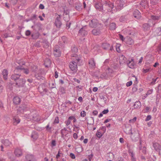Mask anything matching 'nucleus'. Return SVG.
Segmentation results:
<instances>
[{"label": "nucleus", "mask_w": 161, "mask_h": 161, "mask_svg": "<svg viewBox=\"0 0 161 161\" xmlns=\"http://www.w3.org/2000/svg\"><path fill=\"white\" fill-rule=\"evenodd\" d=\"M96 65L95 63L93 58H91L89 60V66L90 67L94 68Z\"/></svg>", "instance_id": "nucleus-18"}, {"label": "nucleus", "mask_w": 161, "mask_h": 161, "mask_svg": "<svg viewBox=\"0 0 161 161\" xmlns=\"http://www.w3.org/2000/svg\"><path fill=\"white\" fill-rule=\"evenodd\" d=\"M127 44L130 45H131L134 43V41L130 38H129L128 39V40L126 42Z\"/></svg>", "instance_id": "nucleus-33"}, {"label": "nucleus", "mask_w": 161, "mask_h": 161, "mask_svg": "<svg viewBox=\"0 0 161 161\" xmlns=\"http://www.w3.org/2000/svg\"><path fill=\"white\" fill-rule=\"evenodd\" d=\"M149 0H143L140 3V5L142 7L145 8V7H147L148 6V2Z\"/></svg>", "instance_id": "nucleus-20"}, {"label": "nucleus", "mask_w": 161, "mask_h": 161, "mask_svg": "<svg viewBox=\"0 0 161 161\" xmlns=\"http://www.w3.org/2000/svg\"><path fill=\"white\" fill-rule=\"evenodd\" d=\"M14 154L18 157L21 156L22 155V150L18 148H16L14 151Z\"/></svg>", "instance_id": "nucleus-13"}, {"label": "nucleus", "mask_w": 161, "mask_h": 161, "mask_svg": "<svg viewBox=\"0 0 161 161\" xmlns=\"http://www.w3.org/2000/svg\"><path fill=\"white\" fill-rule=\"evenodd\" d=\"M55 87H56V86L55 85V83H52V86H50V88L51 89H52L53 88H55Z\"/></svg>", "instance_id": "nucleus-60"}, {"label": "nucleus", "mask_w": 161, "mask_h": 161, "mask_svg": "<svg viewBox=\"0 0 161 161\" xmlns=\"http://www.w3.org/2000/svg\"><path fill=\"white\" fill-rule=\"evenodd\" d=\"M106 4L105 6H108L112 10V13L116 12L118 10H120L121 9L124 4V2L123 0H116L114 3H112L108 1V3L107 2L103 1Z\"/></svg>", "instance_id": "nucleus-1"}, {"label": "nucleus", "mask_w": 161, "mask_h": 161, "mask_svg": "<svg viewBox=\"0 0 161 161\" xmlns=\"http://www.w3.org/2000/svg\"><path fill=\"white\" fill-rule=\"evenodd\" d=\"M96 136L99 138H101L103 136V134H101L99 131H97L96 134Z\"/></svg>", "instance_id": "nucleus-45"}, {"label": "nucleus", "mask_w": 161, "mask_h": 161, "mask_svg": "<svg viewBox=\"0 0 161 161\" xmlns=\"http://www.w3.org/2000/svg\"><path fill=\"white\" fill-rule=\"evenodd\" d=\"M13 101L14 104H18L20 103L21 100L19 97H15L13 98Z\"/></svg>", "instance_id": "nucleus-22"}, {"label": "nucleus", "mask_w": 161, "mask_h": 161, "mask_svg": "<svg viewBox=\"0 0 161 161\" xmlns=\"http://www.w3.org/2000/svg\"><path fill=\"white\" fill-rule=\"evenodd\" d=\"M132 90L133 92H135L137 91V86H135L132 88Z\"/></svg>", "instance_id": "nucleus-56"}, {"label": "nucleus", "mask_w": 161, "mask_h": 161, "mask_svg": "<svg viewBox=\"0 0 161 161\" xmlns=\"http://www.w3.org/2000/svg\"><path fill=\"white\" fill-rule=\"evenodd\" d=\"M63 42L65 44L68 43V38L64 36H63L61 38Z\"/></svg>", "instance_id": "nucleus-35"}, {"label": "nucleus", "mask_w": 161, "mask_h": 161, "mask_svg": "<svg viewBox=\"0 0 161 161\" xmlns=\"http://www.w3.org/2000/svg\"><path fill=\"white\" fill-rule=\"evenodd\" d=\"M23 71V72L26 74H28L29 73V69H27L24 68V67L21 65L17 66L14 71L15 73H18Z\"/></svg>", "instance_id": "nucleus-4"}, {"label": "nucleus", "mask_w": 161, "mask_h": 161, "mask_svg": "<svg viewBox=\"0 0 161 161\" xmlns=\"http://www.w3.org/2000/svg\"><path fill=\"white\" fill-rule=\"evenodd\" d=\"M73 59L75 60H73L70 62L69 66L71 71H73L74 73H75L77 70V64L78 65L80 64V57L77 58L75 59L74 58Z\"/></svg>", "instance_id": "nucleus-2"}, {"label": "nucleus", "mask_w": 161, "mask_h": 161, "mask_svg": "<svg viewBox=\"0 0 161 161\" xmlns=\"http://www.w3.org/2000/svg\"><path fill=\"white\" fill-rule=\"evenodd\" d=\"M133 106L135 108L138 109L141 106V103L140 101H136L135 103Z\"/></svg>", "instance_id": "nucleus-28"}, {"label": "nucleus", "mask_w": 161, "mask_h": 161, "mask_svg": "<svg viewBox=\"0 0 161 161\" xmlns=\"http://www.w3.org/2000/svg\"><path fill=\"white\" fill-rule=\"evenodd\" d=\"M39 33L38 32L33 34L31 35V36L34 39H36L39 37Z\"/></svg>", "instance_id": "nucleus-40"}, {"label": "nucleus", "mask_w": 161, "mask_h": 161, "mask_svg": "<svg viewBox=\"0 0 161 161\" xmlns=\"http://www.w3.org/2000/svg\"><path fill=\"white\" fill-rule=\"evenodd\" d=\"M142 149V153L144 154H145L146 151V147H143Z\"/></svg>", "instance_id": "nucleus-62"}, {"label": "nucleus", "mask_w": 161, "mask_h": 161, "mask_svg": "<svg viewBox=\"0 0 161 161\" xmlns=\"http://www.w3.org/2000/svg\"><path fill=\"white\" fill-rule=\"evenodd\" d=\"M128 133V134L130 133L132 135L131 137L133 141H136L138 140L139 137V134L138 131H137V132H136V133H133L131 131V128H130Z\"/></svg>", "instance_id": "nucleus-5"}, {"label": "nucleus", "mask_w": 161, "mask_h": 161, "mask_svg": "<svg viewBox=\"0 0 161 161\" xmlns=\"http://www.w3.org/2000/svg\"><path fill=\"white\" fill-rule=\"evenodd\" d=\"M125 57L123 55L119 58V62L120 64H123L125 63L126 60Z\"/></svg>", "instance_id": "nucleus-30"}, {"label": "nucleus", "mask_w": 161, "mask_h": 161, "mask_svg": "<svg viewBox=\"0 0 161 161\" xmlns=\"http://www.w3.org/2000/svg\"><path fill=\"white\" fill-rule=\"evenodd\" d=\"M159 0H150L151 3L153 5L155 4Z\"/></svg>", "instance_id": "nucleus-46"}, {"label": "nucleus", "mask_w": 161, "mask_h": 161, "mask_svg": "<svg viewBox=\"0 0 161 161\" xmlns=\"http://www.w3.org/2000/svg\"><path fill=\"white\" fill-rule=\"evenodd\" d=\"M70 157L72 159L75 158V156L74 154L73 153H70Z\"/></svg>", "instance_id": "nucleus-59"}, {"label": "nucleus", "mask_w": 161, "mask_h": 161, "mask_svg": "<svg viewBox=\"0 0 161 161\" xmlns=\"http://www.w3.org/2000/svg\"><path fill=\"white\" fill-rule=\"evenodd\" d=\"M70 24H71L70 22H68V21H67V23L66 24V25L67 27L68 28V29L70 27Z\"/></svg>", "instance_id": "nucleus-63"}, {"label": "nucleus", "mask_w": 161, "mask_h": 161, "mask_svg": "<svg viewBox=\"0 0 161 161\" xmlns=\"http://www.w3.org/2000/svg\"><path fill=\"white\" fill-rule=\"evenodd\" d=\"M78 52V49L76 47H74L71 48V52L73 54H71V57H75V58H79L77 55L76 54Z\"/></svg>", "instance_id": "nucleus-9"}, {"label": "nucleus", "mask_w": 161, "mask_h": 161, "mask_svg": "<svg viewBox=\"0 0 161 161\" xmlns=\"http://www.w3.org/2000/svg\"><path fill=\"white\" fill-rule=\"evenodd\" d=\"M42 42V45L44 47L47 48L48 47L49 43L46 39H43Z\"/></svg>", "instance_id": "nucleus-23"}, {"label": "nucleus", "mask_w": 161, "mask_h": 161, "mask_svg": "<svg viewBox=\"0 0 161 161\" xmlns=\"http://www.w3.org/2000/svg\"><path fill=\"white\" fill-rule=\"evenodd\" d=\"M135 64L133 59H131V60L128 61L127 63V65L130 68H134Z\"/></svg>", "instance_id": "nucleus-16"}, {"label": "nucleus", "mask_w": 161, "mask_h": 161, "mask_svg": "<svg viewBox=\"0 0 161 161\" xmlns=\"http://www.w3.org/2000/svg\"><path fill=\"white\" fill-rule=\"evenodd\" d=\"M59 122V119L58 117V116H57L55 117L54 120V123H58Z\"/></svg>", "instance_id": "nucleus-49"}, {"label": "nucleus", "mask_w": 161, "mask_h": 161, "mask_svg": "<svg viewBox=\"0 0 161 161\" xmlns=\"http://www.w3.org/2000/svg\"><path fill=\"white\" fill-rule=\"evenodd\" d=\"M151 116L150 115H148L147 117L145 120L146 121H148L150 120V119H151Z\"/></svg>", "instance_id": "nucleus-54"}, {"label": "nucleus", "mask_w": 161, "mask_h": 161, "mask_svg": "<svg viewBox=\"0 0 161 161\" xmlns=\"http://www.w3.org/2000/svg\"><path fill=\"white\" fill-rule=\"evenodd\" d=\"M25 81L23 78H19L17 81L15 82V84L18 87L23 86L25 84Z\"/></svg>", "instance_id": "nucleus-6"}, {"label": "nucleus", "mask_w": 161, "mask_h": 161, "mask_svg": "<svg viewBox=\"0 0 161 161\" xmlns=\"http://www.w3.org/2000/svg\"><path fill=\"white\" fill-rule=\"evenodd\" d=\"M119 20L120 22H125L127 20L126 16H122L120 18Z\"/></svg>", "instance_id": "nucleus-37"}, {"label": "nucleus", "mask_w": 161, "mask_h": 161, "mask_svg": "<svg viewBox=\"0 0 161 161\" xmlns=\"http://www.w3.org/2000/svg\"><path fill=\"white\" fill-rule=\"evenodd\" d=\"M26 158L27 161H32L34 158V157L32 155L28 154L26 156Z\"/></svg>", "instance_id": "nucleus-27"}, {"label": "nucleus", "mask_w": 161, "mask_h": 161, "mask_svg": "<svg viewBox=\"0 0 161 161\" xmlns=\"http://www.w3.org/2000/svg\"><path fill=\"white\" fill-rule=\"evenodd\" d=\"M116 24L115 23H112L110 24L109 28L110 29L112 30H114L116 28Z\"/></svg>", "instance_id": "nucleus-38"}, {"label": "nucleus", "mask_w": 161, "mask_h": 161, "mask_svg": "<svg viewBox=\"0 0 161 161\" xmlns=\"http://www.w3.org/2000/svg\"><path fill=\"white\" fill-rule=\"evenodd\" d=\"M31 34V32L29 30H27L25 32V35L26 36H29Z\"/></svg>", "instance_id": "nucleus-55"}, {"label": "nucleus", "mask_w": 161, "mask_h": 161, "mask_svg": "<svg viewBox=\"0 0 161 161\" xmlns=\"http://www.w3.org/2000/svg\"><path fill=\"white\" fill-rule=\"evenodd\" d=\"M54 54L55 57H59L61 55V52L60 50L55 48L54 49L53 52Z\"/></svg>", "instance_id": "nucleus-19"}, {"label": "nucleus", "mask_w": 161, "mask_h": 161, "mask_svg": "<svg viewBox=\"0 0 161 161\" xmlns=\"http://www.w3.org/2000/svg\"><path fill=\"white\" fill-rule=\"evenodd\" d=\"M24 109L23 108L22 109H21V107H20L19 108H18L17 109V113L18 114H20V113L21 112L22 110H23Z\"/></svg>", "instance_id": "nucleus-52"}, {"label": "nucleus", "mask_w": 161, "mask_h": 161, "mask_svg": "<svg viewBox=\"0 0 161 161\" xmlns=\"http://www.w3.org/2000/svg\"><path fill=\"white\" fill-rule=\"evenodd\" d=\"M120 44H117L116 46V51L118 53H119L120 52Z\"/></svg>", "instance_id": "nucleus-43"}, {"label": "nucleus", "mask_w": 161, "mask_h": 161, "mask_svg": "<svg viewBox=\"0 0 161 161\" xmlns=\"http://www.w3.org/2000/svg\"><path fill=\"white\" fill-rule=\"evenodd\" d=\"M92 34L95 36H97L100 34L101 32L99 28L93 29L92 31Z\"/></svg>", "instance_id": "nucleus-12"}, {"label": "nucleus", "mask_w": 161, "mask_h": 161, "mask_svg": "<svg viewBox=\"0 0 161 161\" xmlns=\"http://www.w3.org/2000/svg\"><path fill=\"white\" fill-rule=\"evenodd\" d=\"M80 115L82 117H84L86 115V112L85 111H82L80 113Z\"/></svg>", "instance_id": "nucleus-51"}, {"label": "nucleus", "mask_w": 161, "mask_h": 161, "mask_svg": "<svg viewBox=\"0 0 161 161\" xmlns=\"http://www.w3.org/2000/svg\"><path fill=\"white\" fill-rule=\"evenodd\" d=\"M132 84V81H130L128 82H127L126 83V86L128 87L130 86Z\"/></svg>", "instance_id": "nucleus-58"}, {"label": "nucleus", "mask_w": 161, "mask_h": 161, "mask_svg": "<svg viewBox=\"0 0 161 161\" xmlns=\"http://www.w3.org/2000/svg\"><path fill=\"white\" fill-rule=\"evenodd\" d=\"M134 16L137 19H140L141 17L140 12L137 10L135 9L133 13Z\"/></svg>", "instance_id": "nucleus-11"}, {"label": "nucleus", "mask_w": 161, "mask_h": 161, "mask_svg": "<svg viewBox=\"0 0 161 161\" xmlns=\"http://www.w3.org/2000/svg\"><path fill=\"white\" fill-rule=\"evenodd\" d=\"M102 47L105 50H107L110 47V45L108 43H103L102 44Z\"/></svg>", "instance_id": "nucleus-25"}, {"label": "nucleus", "mask_w": 161, "mask_h": 161, "mask_svg": "<svg viewBox=\"0 0 161 161\" xmlns=\"http://www.w3.org/2000/svg\"><path fill=\"white\" fill-rule=\"evenodd\" d=\"M64 16H67V19H65V17H64V20L66 21H69V15H68V11H66L65 10L64 11Z\"/></svg>", "instance_id": "nucleus-36"}, {"label": "nucleus", "mask_w": 161, "mask_h": 161, "mask_svg": "<svg viewBox=\"0 0 161 161\" xmlns=\"http://www.w3.org/2000/svg\"><path fill=\"white\" fill-rule=\"evenodd\" d=\"M129 153L130 154V155L131 156V158L135 157H134V154L133 153L132 151L131 150H129Z\"/></svg>", "instance_id": "nucleus-47"}, {"label": "nucleus", "mask_w": 161, "mask_h": 161, "mask_svg": "<svg viewBox=\"0 0 161 161\" xmlns=\"http://www.w3.org/2000/svg\"><path fill=\"white\" fill-rule=\"evenodd\" d=\"M101 1L102 3H97L95 4V7L97 10L103 12L104 8L105 10L106 9H107L109 8L108 6H105L106 4L104 3H105L103 1L107 2V3H108V0H102Z\"/></svg>", "instance_id": "nucleus-3"}, {"label": "nucleus", "mask_w": 161, "mask_h": 161, "mask_svg": "<svg viewBox=\"0 0 161 161\" xmlns=\"http://www.w3.org/2000/svg\"><path fill=\"white\" fill-rule=\"evenodd\" d=\"M98 20L96 19H92L89 23L90 26L92 27H96L99 25Z\"/></svg>", "instance_id": "nucleus-7"}, {"label": "nucleus", "mask_w": 161, "mask_h": 161, "mask_svg": "<svg viewBox=\"0 0 161 161\" xmlns=\"http://www.w3.org/2000/svg\"><path fill=\"white\" fill-rule=\"evenodd\" d=\"M52 145L53 146H55L56 145V141L55 140H53L52 142Z\"/></svg>", "instance_id": "nucleus-61"}, {"label": "nucleus", "mask_w": 161, "mask_h": 161, "mask_svg": "<svg viewBox=\"0 0 161 161\" xmlns=\"http://www.w3.org/2000/svg\"><path fill=\"white\" fill-rule=\"evenodd\" d=\"M31 137L34 140H36L38 138V136L37 133L35 132L32 133Z\"/></svg>", "instance_id": "nucleus-39"}, {"label": "nucleus", "mask_w": 161, "mask_h": 161, "mask_svg": "<svg viewBox=\"0 0 161 161\" xmlns=\"http://www.w3.org/2000/svg\"><path fill=\"white\" fill-rule=\"evenodd\" d=\"M14 74L12 75L11 78L12 80L16 82L20 78L21 75L17 74V73H15L14 72Z\"/></svg>", "instance_id": "nucleus-8"}, {"label": "nucleus", "mask_w": 161, "mask_h": 161, "mask_svg": "<svg viewBox=\"0 0 161 161\" xmlns=\"http://www.w3.org/2000/svg\"><path fill=\"white\" fill-rule=\"evenodd\" d=\"M150 69V67H146V65H145L143 69V72L144 73L148 72L149 71Z\"/></svg>", "instance_id": "nucleus-34"}, {"label": "nucleus", "mask_w": 161, "mask_h": 161, "mask_svg": "<svg viewBox=\"0 0 161 161\" xmlns=\"http://www.w3.org/2000/svg\"><path fill=\"white\" fill-rule=\"evenodd\" d=\"M157 51L158 52L161 51V44H160L158 46L157 48Z\"/></svg>", "instance_id": "nucleus-64"}, {"label": "nucleus", "mask_w": 161, "mask_h": 161, "mask_svg": "<svg viewBox=\"0 0 161 161\" xmlns=\"http://www.w3.org/2000/svg\"><path fill=\"white\" fill-rule=\"evenodd\" d=\"M136 117H135L132 119L130 120H129V122L130 123L134 122L136 121Z\"/></svg>", "instance_id": "nucleus-53"}, {"label": "nucleus", "mask_w": 161, "mask_h": 161, "mask_svg": "<svg viewBox=\"0 0 161 161\" xmlns=\"http://www.w3.org/2000/svg\"><path fill=\"white\" fill-rule=\"evenodd\" d=\"M153 146L154 149L156 151H159L160 149L161 146L158 143H155L153 144Z\"/></svg>", "instance_id": "nucleus-24"}, {"label": "nucleus", "mask_w": 161, "mask_h": 161, "mask_svg": "<svg viewBox=\"0 0 161 161\" xmlns=\"http://www.w3.org/2000/svg\"><path fill=\"white\" fill-rule=\"evenodd\" d=\"M72 119H74L73 121V122H75L76 121V119L75 117L73 116H70L69 118L67 120V121L66 122V125L67 126H68L69 125L70 123H71V120Z\"/></svg>", "instance_id": "nucleus-17"}, {"label": "nucleus", "mask_w": 161, "mask_h": 161, "mask_svg": "<svg viewBox=\"0 0 161 161\" xmlns=\"http://www.w3.org/2000/svg\"><path fill=\"white\" fill-rule=\"evenodd\" d=\"M33 120L36 121H39L40 120V118L39 115H36L35 116H33Z\"/></svg>", "instance_id": "nucleus-42"}, {"label": "nucleus", "mask_w": 161, "mask_h": 161, "mask_svg": "<svg viewBox=\"0 0 161 161\" xmlns=\"http://www.w3.org/2000/svg\"><path fill=\"white\" fill-rule=\"evenodd\" d=\"M3 144L5 146H8L11 144V142L8 140L6 139L4 140Z\"/></svg>", "instance_id": "nucleus-41"}, {"label": "nucleus", "mask_w": 161, "mask_h": 161, "mask_svg": "<svg viewBox=\"0 0 161 161\" xmlns=\"http://www.w3.org/2000/svg\"><path fill=\"white\" fill-rule=\"evenodd\" d=\"M109 112V110L108 109H104V110L102 112V113L104 114H107Z\"/></svg>", "instance_id": "nucleus-50"}, {"label": "nucleus", "mask_w": 161, "mask_h": 161, "mask_svg": "<svg viewBox=\"0 0 161 161\" xmlns=\"http://www.w3.org/2000/svg\"><path fill=\"white\" fill-rule=\"evenodd\" d=\"M151 19L156 21L160 19V16H159L152 15L150 16Z\"/></svg>", "instance_id": "nucleus-31"}, {"label": "nucleus", "mask_w": 161, "mask_h": 161, "mask_svg": "<svg viewBox=\"0 0 161 161\" xmlns=\"http://www.w3.org/2000/svg\"><path fill=\"white\" fill-rule=\"evenodd\" d=\"M18 1V0H10V4L14 5L16 4Z\"/></svg>", "instance_id": "nucleus-44"}, {"label": "nucleus", "mask_w": 161, "mask_h": 161, "mask_svg": "<svg viewBox=\"0 0 161 161\" xmlns=\"http://www.w3.org/2000/svg\"><path fill=\"white\" fill-rule=\"evenodd\" d=\"M35 76L37 79L40 80H43L44 78L42 76L41 74L39 73L36 74Z\"/></svg>", "instance_id": "nucleus-32"}, {"label": "nucleus", "mask_w": 161, "mask_h": 161, "mask_svg": "<svg viewBox=\"0 0 161 161\" xmlns=\"http://www.w3.org/2000/svg\"><path fill=\"white\" fill-rule=\"evenodd\" d=\"M38 90L40 93H42L43 92H47V90L45 88V86L43 85H39L38 87Z\"/></svg>", "instance_id": "nucleus-14"}, {"label": "nucleus", "mask_w": 161, "mask_h": 161, "mask_svg": "<svg viewBox=\"0 0 161 161\" xmlns=\"http://www.w3.org/2000/svg\"><path fill=\"white\" fill-rule=\"evenodd\" d=\"M2 74L3 75V77L4 79H7L8 71L7 70L4 69L2 72Z\"/></svg>", "instance_id": "nucleus-29"}, {"label": "nucleus", "mask_w": 161, "mask_h": 161, "mask_svg": "<svg viewBox=\"0 0 161 161\" xmlns=\"http://www.w3.org/2000/svg\"><path fill=\"white\" fill-rule=\"evenodd\" d=\"M13 121L14 125H16L20 122V120L17 116H14L13 118Z\"/></svg>", "instance_id": "nucleus-21"}, {"label": "nucleus", "mask_w": 161, "mask_h": 161, "mask_svg": "<svg viewBox=\"0 0 161 161\" xmlns=\"http://www.w3.org/2000/svg\"><path fill=\"white\" fill-rule=\"evenodd\" d=\"M143 28L145 31H147L150 29V25L148 23H145L143 25Z\"/></svg>", "instance_id": "nucleus-26"}, {"label": "nucleus", "mask_w": 161, "mask_h": 161, "mask_svg": "<svg viewBox=\"0 0 161 161\" xmlns=\"http://www.w3.org/2000/svg\"><path fill=\"white\" fill-rule=\"evenodd\" d=\"M87 32L83 28H81V29L79 31L78 35H79L84 36L86 35H87Z\"/></svg>", "instance_id": "nucleus-15"}, {"label": "nucleus", "mask_w": 161, "mask_h": 161, "mask_svg": "<svg viewBox=\"0 0 161 161\" xmlns=\"http://www.w3.org/2000/svg\"><path fill=\"white\" fill-rule=\"evenodd\" d=\"M60 16L59 15L55 20V25L58 28H60L62 25V23L60 21Z\"/></svg>", "instance_id": "nucleus-10"}, {"label": "nucleus", "mask_w": 161, "mask_h": 161, "mask_svg": "<svg viewBox=\"0 0 161 161\" xmlns=\"http://www.w3.org/2000/svg\"><path fill=\"white\" fill-rule=\"evenodd\" d=\"M75 9L78 11H80L81 10L82 8L81 6L78 5L75 7Z\"/></svg>", "instance_id": "nucleus-48"}, {"label": "nucleus", "mask_w": 161, "mask_h": 161, "mask_svg": "<svg viewBox=\"0 0 161 161\" xmlns=\"http://www.w3.org/2000/svg\"><path fill=\"white\" fill-rule=\"evenodd\" d=\"M60 91L62 93H65V90L64 88L61 87L60 89Z\"/></svg>", "instance_id": "nucleus-57"}]
</instances>
